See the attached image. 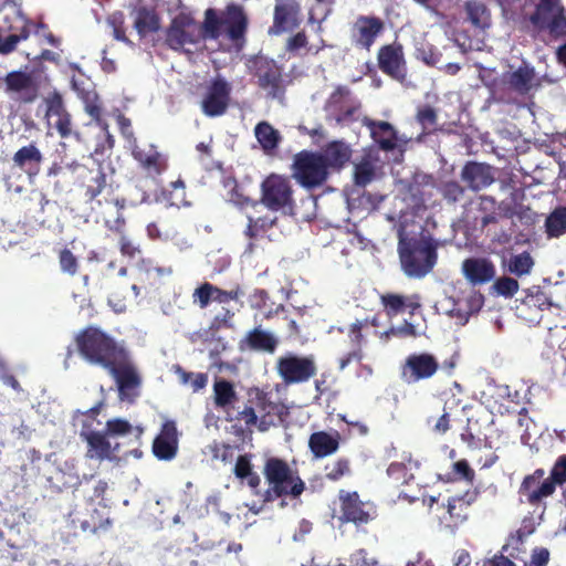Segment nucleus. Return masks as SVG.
<instances>
[{
	"label": "nucleus",
	"instance_id": "nucleus-24",
	"mask_svg": "<svg viewBox=\"0 0 566 566\" xmlns=\"http://www.w3.org/2000/svg\"><path fill=\"white\" fill-rule=\"evenodd\" d=\"M253 403L260 412L259 430L266 431L270 427L283 422L290 415L287 406L282 401H273L268 392L255 389Z\"/></svg>",
	"mask_w": 566,
	"mask_h": 566
},
{
	"label": "nucleus",
	"instance_id": "nucleus-45",
	"mask_svg": "<svg viewBox=\"0 0 566 566\" xmlns=\"http://www.w3.org/2000/svg\"><path fill=\"white\" fill-rule=\"evenodd\" d=\"M86 441L88 444L87 457L91 459L104 460L111 455V443L106 437L101 433L93 431L87 434Z\"/></svg>",
	"mask_w": 566,
	"mask_h": 566
},
{
	"label": "nucleus",
	"instance_id": "nucleus-12",
	"mask_svg": "<svg viewBox=\"0 0 566 566\" xmlns=\"http://www.w3.org/2000/svg\"><path fill=\"white\" fill-rule=\"evenodd\" d=\"M342 523H353L357 527L366 525L377 516L376 507L373 503L360 500L356 491L346 492L340 490L338 493Z\"/></svg>",
	"mask_w": 566,
	"mask_h": 566
},
{
	"label": "nucleus",
	"instance_id": "nucleus-28",
	"mask_svg": "<svg viewBox=\"0 0 566 566\" xmlns=\"http://www.w3.org/2000/svg\"><path fill=\"white\" fill-rule=\"evenodd\" d=\"M480 490L478 488L467 490L461 495H454L448 499L447 513L449 514L450 522L458 526L465 522L470 515V509L474 504L479 496Z\"/></svg>",
	"mask_w": 566,
	"mask_h": 566
},
{
	"label": "nucleus",
	"instance_id": "nucleus-63",
	"mask_svg": "<svg viewBox=\"0 0 566 566\" xmlns=\"http://www.w3.org/2000/svg\"><path fill=\"white\" fill-rule=\"evenodd\" d=\"M418 335L416 326L408 322L403 321V323L399 326H392L384 333L386 339L390 337L398 338H407V337H416Z\"/></svg>",
	"mask_w": 566,
	"mask_h": 566
},
{
	"label": "nucleus",
	"instance_id": "nucleus-11",
	"mask_svg": "<svg viewBox=\"0 0 566 566\" xmlns=\"http://www.w3.org/2000/svg\"><path fill=\"white\" fill-rule=\"evenodd\" d=\"M261 203L272 211L292 209L293 190L290 181L279 175H270L261 184Z\"/></svg>",
	"mask_w": 566,
	"mask_h": 566
},
{
	"label": "nucleus",
	"instance_id": "nucleus-58",
	"mask_svg": "<svg viewBox=\"0 0 566 566\" xmlns=\"http://www.w3.org/2000/svg\"><path fill=\"white\" fill-rule=\"evenodd\" d=\"M178 566H206V559L202 554L191 547H187L177 553Z\"/></svg>",
	"mask_w": 566,
	"mask_h": 566
},
{
	"label": "nucleus",
	"instance_id": "nucleus-40",
	"mask_svg": "<svg viewBox=\"0 0 566 566\" xmlns=\"http://www.w3.org/2000/svg\"><path fill=\"white\" fill-rule=\"evenodd\" d=\"M214 406L222 410H228L238 400V394L231 381L227 379H216L213 382Z\"/></svg>",
	"mask_w": 566,
	"mask_h": 566
},
{
	"label": "nucleus",
	"instance_id": "nucleus-7",
	"mask_svg": "<svg viewBox=\"0 0 566 566\" xmlns=\"http://www.w3.org/2000/svg\"><path fill=\"white\" fill-rule=\"evenodd\" d=\"M207 39L203 22L199 24L190 13L180 12L167 28L165 42L169 49L182 51L186 45H197Z\"/></svg>",
	"mask_w": 566,
	"mask_h": 566
},
{
	"label": "nucleus",
	"instance_id": "nucleus-14",
	"mask_svg": "<svg viewBox=\"0 0 566 566\" xmlns=\"http://www.w3.org/2000/svg\"><path fill=\"white\" fill-rule=\"evenodd\" d=\"M253 75L260 88L266 92L270 98H277L284 94L282 67L272 59L256 56L253 61Z\"/></svg>",
	"mask_w": 566,
	"mask_h": 566
},
{
	"label": "nucleus",
	"instance_id": "nucleus-13",
	"mask_svg": "<svg viewBox=\"0 0 566 566\" xmlns=\"http://www.w3.org/2000/svg\"><path fill=\"white\" fill-rule=\"evenodd\" d=\"M438 358L428 352L408 355L400 367V378L408 385L432 378L439 370Z\"/></svg>",
	"mask_w": 566,
	"mask_h": 566
},
{
	"label": "nucleus",
	"instance_id": "nucleus-47",
	"mask_svg": "<svg viewBox=\"0 0 566 566\" xmlns=\"http://www.w3.org/2000/svg\"><path fill=\"white\" fill-rule=\"evenodd\" d=\"M276 218L260 217L253 219L249 217V222L245 230V235L253 240L270 238L269 231L275 224Z\"/></svg>",
	"mask_w": 566,
	"mask_h": 566
},
{
	"label": "nucleus",
	"instance_id": "nucleus-50",
	"mask_svg": "<svg viewBox=\"0 0 566 566\" xmlns=\"http://www.w3.org/2000/svg\"><path fill=\"white\" fill-rule=\"evenodd\" d=\"M399 245L398 248H438L439 243L431 237L422 235L420 240L408 238L406 227L401 226L398 230Z\"/></svg>",
	"mask_w": 566,
	"mask_h": 566
},
{
	"label": "nucleus",
	"instance_id": "nucleus-49",
	"mask_svg": "<svg viewBox=\"0 0 566 566\" xmlns=\"http://www.w3.org/2000/svg\"><path fill=\"white\" fill-rule=\"evenodd\" d=\"M106 224L108 226L109 231L107 237L113 238V241L118 245V248H132V242L124 231L125 220L122 214L117 213L113 226H111V221L108 220L106 221Z\"/></svg>",
	"mask_w": 566,
	"mask_h": 566
},
{
	"label": "nucleus",
	"instance_id": "nucleus-6",
	"mask_svg": "<svg viewBox=\"0 0 566 566\" xmlns=\"http://www.w3.org/2000/svg\"><path fill=\"white\" fill-rule=\"evenodd\" d=\"M329 176L325 161L318 151L302 150L294 155L292 177L307 190L323 186Z\"/></svg>",
	"mask_w": 566,
	"mask_h": 566
},
{
	"label": "nucleus",
	"instance_id": "nucleus-1",
	"mask_svg": "<svg viewBox=\"0 0 566 566\" xmlns=\"http://www.w3.org/2000/svg\"><path fill=\"white\" fill-rule=\"evenodd\" d=\"M249 19L242 6L231 2L227 4L221 14L216 9L205 11L203 28L209 40H217L224 31L228 40L238 51H241L247 42Z\"/></svg>",
	"mask_w": 566,
	"mask_h": 566
},
{
	"label": "nucleus",
	"instance_id": "nucleus-56",
	"mask_svg": "<svg viewBox=\"0 0 566 566\" xmlns=\"http://www.w3.org/2000/svg\"><path fill=\"white\" fill-rule=\"evenodd\" d=\"M546 479L551 482V485L554 486V491H556L557 485L562 486L566 484V454H562L556 459Z\"/></svg>",
	"mask_w": 566,
	"mask_h": 566
},
{
	"label": "nucleus",
	"instance_id": "nucleus-26",
	"mask_svg": "<svg viewBox=\"0 0 566 566\" xmlns=\"http://www.w3.org/2000/svg\"><path fill=\"white\" fill-rule=\"evenodd\" d=\"M460 177L469 189L476 192L495 181V169L486 163L470 160L462 167Z\"/></svg>",
	"mask_w": 566,
	"mask_h": 566
},
{
	"label": "nucleus",
	"instance_id": "nucleus-59",
	"mask_svg": "<svg viewBox=\"0 0 566 566\" xmlns=\"http://www.w3.org/2000/svg\"><path fill=\"white\" fill-rule=\"evenodd\" d=\"M108 24L113 29V36L117 41H122L124 43L130 44L132 42L126 36L125 33V17L123 12H114L107 20Z\"/></svg>",
	"mask_w": 566,
	"mask_h": 566
},
{
	"label": "nucleus",
	"instance_id": "nucleus-54",
	"mask_svg": "<svg viewBox=\"0 0 566 566\" xmlns=\"http://www.w3.org/2000/svg\"><path fill=\"white\" fill-rule=\"evenodd\" d=\"M416 119L421 125L422 132L428 134L434 129L438 115L433 107L424 105L418 108Z\"/></svg>",
	"mask_w": 566,
	"mask_h": 566
},
{
	"label": "nucleus",
	"instance_id": "nucleus-20",
	"mask_svg": "<svg viewBox=\"0 0 566 566\" xmlns=\"http://www.w3.org/2000/svg\"><path fill=\"white\" fill-rule=\"evenodd\" d=\"M3 83L6 93L21 104H31L39 96V84L31 73L11 71L4 76Z\"/></svg>",
	"mask_w": 566,
	"mask_h": 566
},
{
	"label": "nucleus",
	"instance_id": "nucleus-48",
	"mask_svg": "<svg viewBox=\"0 0 566 566\" xmlns=\"http://www.w3.org/2000/svg\"><path fill=\"white\" fill-rule=\"evenodd\" d=\"M548 237L557 238L566 233V207L556 208L545 221Z\"/></svg>",
	"mask_w": 566,
	"mask_h": 566
},
{
	"label": "nucleus",
	"instance_id": "nucleus-9",
	"mask_svg": "<svg viewBox=\"0 0 566 566\" xmlns=\"http://www.w3.org/2000/svg\"><path fill=\"white\" fill-rule=\"evenodd\" d=\"M516 314L530 324H539L543 312L558 307L552 300L545 286L533 285L523 290L521 298L516 300Z\"/></svg>",
	"mask_w": 566,
	"mask_h": 566
},
{
	"label": "nucleus",
	"instance_id": "nucleus-30",
	"mask_svg": "<svg viewBox=\"0 0 566 566\" xmlns=\"http://www.w3.org/2000/svg\"><path fill=\"white\" fill-rule=\"evenodd\" d=\"M13 166L33 179L40 174L43 155L34 143L19 148L12 157Z\"/></svg>",
	"mask_w": 566,
	"mask_h": 566
},
{
	"label": "nucleus",
	"instance_id": "nucleus-16",
	"mask_svg": "<svg viewBox=\"0 0 566 566\" xmlns=\"http://www.w3.org/2000/svg\"><path fill=\"white\" fill-rule=\"evenodd\" d=\"M377 65L385 75L402 83L408 73L402 44L395 41L381 45L377 52Z\"/></svg>",
	"mask_w": 566,
	"mask_h": 566
},
{
	"label": "nucleus",
	"instance_id": "nucleus-27",
	"mask_svg": "<svg viewBox=\"0 0 566 566\" xmlns=\"http://www.w3.org/2000/svg\"><path fill=\"white\" fill-rule=\"evenodd\" d=\"M462 274L473 285H483L491 282L496 274L494 263L485 258H468L462 262Z\"/></svg>",
	"mask_w": 566,
	"mask_h": 566
},
{
	"label": "nucleus",
	"instance_id": "nucleus-36",
	"mask_svg": "<svg viewBox=\"0 0 566 566\" xmlns=\"http://www.w3.org/2000/svg\"><path fill=\"white\" fill-rule=\"evenodd\" d=\"M319 155L325 161L327 170L329 168L340 169L350 159L352 150L345 143L334 140L328 143Z\"/></svg>",
	"mask_w": 566,
	"mask_h": 566
},
{
	"label": "nucleus",
	"instance_id": "nucleus-3",
	"mask_svg": "<svg viewBox=\"0 0 566 566\" xmlns=\"http://www.w3.org/2000/svg\"><path fill=\"white\" fill-rule=\"evenodd\" d=\"M75 343L80 355L87 363L106 370L127 353L112 336L94 326L81 331Z\"/></svg>",
	"mask_w": 566,
	"mask_h": 566
},
{
	"label": "nucleus",
	"instance_id": "nucleus-44",
	"mask_svg": "<svg viewBox=\"0 0 566 566\" xmlns=\"http://www.w3.org/2000/svg\"><path fill=\"white\" fill-rule=\"evenodd\" d=\"M524 536L525 533H523L522 530H518L515 535H511L509 543L502 546L500 554L488 559L484 566H515L512 558H517V556L510 549L513 544H523Z\"/></svg>",
	"mask_w": 566,
	"mask_h": 566
},
{
	"label": "nucleus",
	"instance_id": "nucleus-62",
	"mask_svg": "<svg viewBox=\"0 0 566 566\" xmlns=\"http://www.w3.org/2000/svg\"><path fill=\"white\" fill-rule=\"evenodd\" d=\"M54 118L55 119L53 126L57 130L61 138H69L73 135L77 140H80V133L72 130V120L69 112Z\"/></svg>",
	"mask_w": 566,
	"mask_h": 566
},
{
	"label": "nucleus",
	"instance_id": "nucleus-17",
	"mask_svg": "<svg viewBox=\"0 0 566 566\" xmlns=\"http://www.w3.org/2000/svg\"><path fill=\"white\" fill-rule=\"evenodd\" d=\"M107 371L115 379L119 398L133 399L138 396L137 389L142 385V378L130 360L128 352L117 360Z\"/></svg>",
	"mask_w": 566,
	"mask_h": 566
},
{
	"label": "nucleus",
	"instance_id": "nucleus-57",
	"mask_svg": "<svg viewBox=\"0 0 566 566\" xmlns=\"http://www.w3.org/2000/svg\"><path fill=\"white\" fill-rule=\"evenodd\" d=\"M46 113L45 116L48 120L51 122L56 116L61 114L67 113L63 97L60 93L53 92L45 98Z\"/></svg>",
	"mask_w": 566,
	"mask_h": 566
},
{
	"label": "nucleus",
	"instance_id": "nucleus-29",
	"mask_svg": "<svg viewBox=\"0 0 566 566\" xmlns=\"http://www.w3.org/2000/svg\"><path fill=\"white\" fill-rule=\"evenodd\" d=\"M380 304L385 314L391 318L405 312L410 316L421 307L418 295L406 296L398 293H385L380 295Z\"/></svg>",
	"mask_w": 566,
	"mask_h": 566
},
{
	"label": "nucleus",
	"instance_id": "nucleus-5",
	"mask_svg": "<svg viewBox=\"0 0 566 566\" xmlns=\"http://www.w3.org/2000/svg\"><path fill=\"white\" fill-rule=\"evenodd\" d=\"M524 196L523 189H515L512 192L513 203L505 201L501 202L503 216L496 219V221L490 223V226H485L481 229L492 244L506 245L512 242L513 238H515V244H524L528 242L527 239L523 238L524 235H516L515 223L513 221L514 216L524 218L527 216V212L531 211L530 208H525L522 203H517V200L523 199Z\"/></svg>",
	"mask_w": 566,
	"mask_h": 566
},
{
	"label": "nucleus",
	"instance_id": "nucleus-18",
	"mask_svg": "<svg viewBox=\"0 0 566 566\" xmlns=\"http://www.w3.org/2000/svg\"><path fill=\"white\" fill-rule=\"evenodd\" d=\"M231 91L230 83L224 78L212 80L202 96L201 112L208 117H219L226 114L231 99Z\"/></svg>",
	"mask_w": 566,
	"mask_h": 566
},
{
	"label": "nucleus",
	"instance_id": "nucleus-31",
	"mask_svg": "<svg viewBox=\"0 0 566 566\" xmlns=\"http://www.w3.org/2000/svg\"><path fill=\"white\" fill-rule=\"evenodd\" d=\"M279 345L277 338L270 332L256 326L249 331L240 340L241 350H253L273 354Z\"/></svg>",
	"mask_w": 566,
	"mask_h": 566
},
{
	"label": "nucleus",
	"instance_id": "nucleus-21",
	"mask_svg": "<svg viewBox=\"0 0 566 566\" xmlns=\"http://www.w3.org/2000/svg\"><path fill=\"white\" fill-rule=\"evenodd\" d=\"M132 156L145 175L151 179L159 177L168 169V157L154 144L134 145Z\"/></svg>",
	"mask_w": 566,
	"mask_h": 566
},
{
	"label": "nucleus",
	"instance_id": "nucleus-42",
	"mask_svg": "<svg viewBox=\"0 0 566 566\" xmlns=\"http://www.w3.org/2000/svg\"><path fill=\"white\" fill-rule=\"evenodd\" d=\"M134 28L140 38H145L160 29V18L155 10L142 7L137 10Z\"/></svg>",
	"mask_w": 566,
	"mask_h": 566
},
{
	"label": "nucleus",
	"instance_id": "nucleus-39",
	"mask_svg": "<svg viewBox=\"0 0 566 566\" xmlns=\"http://www.w3.org/2000/svg\"><path fill=\"white\" fill-rule=\"evenodd\" d=\"M478 212L479 216L475 217V223L480 226V229L490 226V223L503 216L501 203H497L491 196L479 197Z\"/></svg>",
	"mask_w": 566,
	"mask_h": 566
},
{
	"label": "nucleus",
	"instance_id": "nucleus-34",
	"mask_svg": "<svg viewBox=\"0 0 566 566\" xmlns=\"http://www.w3.org/2000/svg\"><path fill=\"white\" fill-rule=\"evenodd\" d=\"M233 474L237 479H239L242 483L245 482L247 485L251 489L252 494L258 496L261 494V478L253 470V464L251 462V455L245 453L241 454L237 458Z\"/></svg>",
	"mask_w": 566,
	"mask_h": 566
},
{
	"label": "nucleus",
	"instance_id": "nucleus-32",
	"mask_svg": "<svg viewBox=\"0 0 566 566\" xmlns=\"http://www.w3.org/2000/svg\"><path fill=\"white\" fill-rule=\"evenodd\" d=\"M340 443V434L338 431H315L308 438V449L313 457L323 459L334 454Z\"/></svg>",
	"mask_w": 566,
	"mask_h": 566
},
{
	"label": "nucleus",
	"instance_id": "nucleus-33",
	"mask_svg": "<svg viewBox=\"0 0 566 566\" xmlns=\"http://www.w3.org/2000/svg\"><path fill=\"white\" fill-rule=\"evenodd\" d=\"M21 27H10L11 31H17V33L10 34L7 38H2L0 35V54L8 55L15 51L17 45L21 41H25L29 39L32 28H45L43 23H34L30 19L24 17H20Z\"/></svg>",
	"mask_w": 566,
	"mask_h": 566
},
{
	"label": "nucleus",
	"instance_id": "nucleus-53",
	"mask_svg": "<svg viewBox=\"0 0 566 566\" xmlns=\"http://www.w3.org/2000/svg\"><path fill=\"white\" fill-rule=\"evenodd\" d=\"M518 287L520 284L516 279L504 275L496 279L491 289L495 295L509 298L514 296Z\"/></svg>",
	"mask_w": 566,
	"mask_h": 566
},
{
	"label": "nucleus",
	"instance_id": "nucleus-25",
	"mask_svg": "<svg viewBox=\"0 0 566 566\" xmlns=\"http://www.w3.org/2000/svg\"><path fill=\"white\" fill-rule=\"evenodd\" d=\"M179 449V438L176 422L166 420L155 437L151 446L154 455L161 461H171Z\"/></svg>",
	"mask_w": 566,
	"mask_h": 566
},
{
	"label": "nucleus",
	"instance_id": "nucleus-19",
	"mask_svg": "<svg viewBox=\"0 0 566 566\" xmlns=\"http://www.w3.org/2000/svg\"><path fill=\"white\" fill-rule=\"evenodd\" d=\"M555 493L554 486L545 478V470L538 468L523 478L517 494L521 503L538 506L543 500Z\"/></svg>",
	"mask_w": 566,
	"mask_h": 566
},
{
	"label": "nucleus",
	"instance_id": "nucleus-2",
	"mask_svg": "<svg viewBox=\"0 0 566 566\" xmlns=\"http://www.w3.org/2000/svg\"><path fill=\"white\" fill-rule=\"evenodd\" d=\"M262 473L268 489L259 495L263 504L274 502L277 499L290 496L298 497L305 490V483L297 471L281 458L270 457L264 461Z\"/></svg>",
	"mask_w": 566,
	"mask_h": 566
},
{
	"label": "nucleus",
	"instance_id": "nucleus-37",
	"mask_svg": "<svg viewBox=\"0 0 566 566\" xmlns=\"http://www.w3.org/2000/svg\"><path fill=\"white\" fill-rule=\"evenodd\" d=\"M82 186L85 188V196L91 201L104 191L107 187V179L101 165L85 169V174L82 175Z\"/></svg>",
	"mask_w": 566,
	"mask_h": 566
},
{
	"label": "nucleus",
	"instance_id": "nucleus-10",
	"mask_svg": "<svg viewBox=\"0 0 566 566\" xmlns=\"http://www.w3.org/2000/svg\"><path fill=\"white\" fill-rule=\"evenodd\" d=\"M275 369L285 385L307 382L317 371L316 363L312 355L298 356L293 353L279 357Z\"/></svg>",
	"mask_w": 566,
	"mask_h": 566
},
{
	"label": "nucleus",
	"instance_id": "nucleus-60",
	"mask_svg": "<svg viewBox=\"0 0 566 566\" xmlns=\"http://www.w3.org/2000/svg\"><path fill=\"white\" fill-rule=\"evenodd\" d=\"M350 90L345 85H337L327 99V107L334 113L342 111L345 99L350 96Z\"/></svg>",
	"mask_w": 566,
	"mask_h": 566
},
{
	"label": "nucleus",
	"instance_id": "nucleus-61",
	"mask_svg": "<svg viewBox=\"0 0 566 566\" xmlns=\"http://www.w3.org/2000/svg\"><path fill=\"white\" fill-rule=\"evenodd\" d=\"M82 102L84 104L85 112L91 116V118L95 122H99L102 119L103 107L96 91L88 93Z\"/></svg>",
	"mask_w": 566,
	"mask_h": 566
},
{
	"label": "nucleus",
	"instance_id": "nucleus-46",
	"mask_svg": "<svg viewBox=\"0 0 566 566\" xmlns=\"http://www.w3.org/2000/svg\"><path fill=\"white\" fill-rule=\"evenodd\" d=\"M254 134L261 147L265 151L275 149L281 140L279 132L268 122L259 123L254 128Z\"/></svg>",
	"mask_w": 566,
	"mask_h": 566
},
{
	"label": "nucleus",
	"instance_id": "nucleus-4",
	"mask_svg": "<svg viewBox=\"0 0 566 566\" xmlns=\"http://www.w3.org/2000/svg\"><path fill=\"white\" fill-rule=\"evenodd\" d=\"M518 15L521 23L535 31H548L556 38L566 35V9L562 0H523Z\"/></svg>",
	"mask_w": 566,
	"mask_h": 566
},
{
	"label": "nucleus",
	"instance_id": "nucleus-23",
	"mask_svg": "<svg viewBox=\"0 0 566 566\" xmlns=\"http://www.w3.org/2000/svg\"><path fill=\"white\" fill-rule=\"evenodd\" d=\"M301 4L297 0H275L273 23L269 28L270 35H280L300 27Z\"/></svg>",
	"mask_w": 566,
	"mask_h": 566
},
{
	"label": "nucleus",
	"instance_id": "nucleus-64",
	"mask_svg": "<svg viewBox=\"0 0 566 566\" xmlns=\"http://www.w3.org/2000/svg\"><path fill=\"white\" fill-rule=\"evenodd\" d=\"M465 189L457 181L446 182L442 187V196L449 202H457L463 198Z\"/></svg>",
	"mask_w": 566,
	"mask_h": 566
},
{
	"label": "nucleus",
	"instance_id": "nucleus-35",
	"mask_svg": "<svg viewBox=\"0 0 566 566\" xmlns=\"http://www.w3.org/2000/svg\"><path fill=\"white\" fill-rule=\"evenodd\" d=\"M366 126L370 129L371 137L380 149L389 151L396 148L397 133L391 124L384 120L369 119L366 122Z\"/></svg>",
	"mask_w": 566,
	"mask_h": 566
},
{
	"label": "nucleus",
	"instance_id": "nucleus-51",
	"mask_svg": "<svg viewBox=\"0 0 566 566\" xmlns=\"http://www.w3.org/2000/svg\"><path fill=\"white\" fill-rule=\"evenodd\" d=\"M375 176H376L375 165L370 160L364 159L360 163L355 165V169H354L355 185L365 187L375 179Z\"/></svg>",
	"mask_w": 566,
	"mask_h": 566
},
{
	"label": "nucleus",
	"instance_id": "nucleus-43",
	"mask_svg": "<svg viewBox=\"0 0 566 566\" xmlns=\"http://www.w3.org/2000/svg\"><path fill=\"white\" fill-rule=\"evenodd\" d=\"M70 520L74 528L78 527L83 533H97L111 525V521L108 518L103 520L96 509L92 511L90 518H81L77 513L72 512L70 513Z\"/></svg>",
	"mask_w": 566,
	"mask_h": 566
},
{
	"label": "nucleus",
	"instance_id": "nucleus-38",
	"mask_svg": "<svg viewBox=\"0 0 566 566\" xmlns=\"http://www.w3.org/2000/svg\"><path fill=\"white\" fill-rule=\"evenodd\" d=\"M535 261L527 250L520 253H510L502 256V266L509 273L523 276L531 273Z\"/></svg>",
	"mask_w": 566,
	"mask_h": 566
},
{
	"label": "nucleus",
	"instance_id": "nucleus-52",
	"mask_svg": "<svg viewBox=\"0 0 566 566\" xmlns=\"http://www.w3.org/2000/svg\"><path fill=\"white\" fill-rule=\"evenodd\" d=\"M325 471V478L328 481L337 482L352 473L350 462L346 458H339L332 464H327Z\"/></svg>",
	"mask_w": 566,
	"mask_h": 566
},
{
	"label": "nucleus",
	"instance_id": "nucleus-22",
	"mask_svg": "<svg viewBox=\"0 0 566 566\" xmlns=\"http://www.w3.org/2000/svg\"><path fill=\"white\" fill-rule=\"evenodd\" d=\"M403 273L411 279L426 276L437 263V250H399Z\"/></svg>",
	"mask_w": 566,
	"mask_h": 566
},
{
	"label": "nucleus",
	"instance_id": "nucleus-41",
	"mask_svg": "<svg viewBox=\"0 0 566 566\" xmlns=\"http://www.w3.org/2000/svg\"><path fill=\"white\" fill-rule=\"evenodd\" d=\"M464 10L468 20L474 28L485 30L491 25V12L483 2L468 0L464 3Z\"/></svg>",
	"mask_w": 566,
	"mask_h": 566
},
{
	"label": "nucleus",
	"instance_id": "nucleus-15",
	"mask_svg": "<svg viewBox=\"0 0 566 566\" xmlns=\"http://www.w3.org/2000/svg\"><path fill=\"white\" fill-rule=\"evenodd\" d=\"M385 29V21L381 18L358 15L349 30L350 42L355 48L369 52Z\"/></svg>",
	"mask_w": 566,
	"mask_h": 566
},
{
	"label": "nucleus",
	"instance_id": "nucleus-8",
	"mask_svg": "<svg viewBox=\"0 0 566 566\" xmlns=\"http://www.w3.org/2000/svg\"><path fill=\"white\" fill-rule=\"evenodd\" d=\"M536 73L532 65L523 63L515 71L505 72L502 75L501 83L493 90L495 101L512 104L517 96H526L535 85Z\"/></svg>",
	"mask_w": 566,
	"mask_h": 566
},
{
	"label": "nucleus",
	"instance_id": "nucleus-55",
	"mask_svg": "<svg viewBox=\"0 0 566 566\" xmlns=\"http://www.w3.org/2000/svg\"><path fill=\"white\" fill-rule=\"evenodd\" d=\"M450 475V480L465 481L468 483H473L475 479V472L465 459L459 460L452 464Z\"/></svg>",
	"mask_w": 566,
	"mask_h": 566
}]
</instances>
